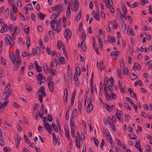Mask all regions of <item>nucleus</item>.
Returning a JSON list of instances; mask_svg holds the SVG:
<instances>
[{
	"label": "nucleus",
	"mask_w": 152,
	"mask_h": 152,
	"mask_svg": "<svg viewBox=\"0 0 152 152\" xmlns=\"http://www.w3.org/2000/svg\"><path fill=\"white\" fill-rule=\"evenodd\" d=\"M5 42L7 45H10L13 46L15 45V42L12 39H5Z\"/></svg>",
	"instance_id": "1a4fd4ad"
},
{
	"label": "nucleus",
	"mask_w": 152,
	"mask_h": 152,
	"mask_svg": "<svg viewBox=\"0 0 152 152\" xmlns=\"http://www.w3.org/2000/svg\"><path fill=\"white\" fill-rule=\"evenodd\" d=\"M70 126H71V129H72V128H75L74 121L73 116H71L70 117Z\"/></svg>",
	"instance_id": "2eb2a0df"
},
{
	"label": "nucleus",
	"mask_w": 152,
	"mask_h": 152,
	"mask_svg": "<svg viewBox=\"0 0 152 152\" xmlns=\"http://www.w3.org/2000/svg\"><path fill=\"white\" fill-rule=\"evenodd\" d=\"M9 57L10 59L12 61H15L16 58L14 53H9Z\"/></svg>",
	"instance_id": "6ab92c4d"
},
{
	"label": "nucleus",
	"mask_w": 152,
	"mask_h": 152,
	"mask_svg": "<svg viewBox=\"0 0 152 152\" xmlns=\"http://www.w3.org/2000/svg\"><path fill=\"white\" fill-rule=\"evenodd\" d=\"M78 109L80 111V112L81 111V109L82 107V104L81 103L80 101H78Z\"/></svg>",
	"instance_id": "58836bf2"
},
{
	"label": "nucleus",
	"mask_w": 152,
	"mask_h": 152,
	"mask_svg": "<svg viewBox=\"0 0 152 152\" xmlns=\"http://www.w3.org/2000/svg\"><path fill=\"white\" fill-rule=\"evenodd\" d=\"M48 118V120L49 121L51 122L53 120V118L52 116V115L50 114H49L47 116Z\"/></svg>",
	"instance_id": "603ef678"
},
{
	"label": "nucleus",
	"mask_w": 152,
	"mask_h": 152,
	"mask_svg": "<svg viewBox=\"0 0 152 152\" xmlns=\"http://www.w3.org/2000/svg\"><path fill=\"white\" fill-rule=\"evenodd\" d=\"M121 26L123 31H125L126 28V25L125 23L123 21H122L121 22Z\"/></svg>",
	"instance_id": "cd10ccee"
},
{
	"label": "nucleus",
	"mask_w": 152,
	"mask_h": 152,
	"mask_svg": "<svg viewBox=\"0 0 152 152\" xmlns=\"http://www.w3.org/2000/svg\"><path fill=\"white\" fill-rule=\"evenodd\" d=\"M3 151L4 152H11L10 148L8 147H5L4 148Z\"/></svg>",
	"instance_id": "f704fd0d"
},
{
	"label": "nucleus",
	"mask_w": 152,
	"mask_h": 152,
	"mask_svg": "<svg viewBox=\"0 0 152 152\" xmlns=\"http://www.w3.org/2000/svg\"><path fill=\"white\" fill-rule=\"evenodd\" d=\"M27 26L26 28L24 30L25 32L27 34L28 33V32L29 31V27L28 25H26V27Z\"/></svg>",
	"instance_id": "69168bd1"
},
{
	"label": "nucleus",
	"mask_w": 152,
	"mask_h": 152,
	"mask_svg": "<svg viewBox=\"0 0 152 152\" xmlns=\"http://www.w3.org/2000/svg\"><path fill=\"white\" fill-rule=\"evenodd\" d=\"M67 96L68 94H65V93H64V101H65L66 102H67Z\"/></svg>",
	"instance_id": "680f3d73"
},
{
	"label": "nucleus",
	"mask_w": 152,
	"mask_h": 152,
	"mask_svg": "<svg viewBox=\"0 0 152 152\" xmlns=\"http://www.w3.org/2000/svg\"><path fill=\"white\" fill-rule=\"evenodd\" d=\"M111 97L113 99H115L116 97V96L115 94L113 92H111L110 94Z\"/></svg>",
	"instance_id": "6e6d98bb"
},
{
	"label": "nucleus",
	"mask_w": 152,
	"mask_h": 152,
	"mask_svg": "<svg viewBox=\"0 0 152 152\" xmlns=\"http://www.w3.org/2000/svg\"><path fill=\"white\" fill-rule=\"evenodd\" d=\"M44 128V129L47 130L50 134H51V132L53 130L50 124L48 123H45Z\"/></svg>",
	"instance_id": "7ed1b4c3"
},
{
	"label": "nucleus",
	"mask_w": 152,
	"mask_h": 152,
	"mask_svg": "<svg viewBox=\"0 0 152 152\" xmlns=\"http://www.w3.org/2000/svg\"><path fill=\"white\" fill-rule=\"evenodd\" d=\"M58 24L57 25H55V24H52V26L53 28H52L54 31H56L57 32H59L61 29V25L59 24V21L58 22Z\"/></svg>",
	"instance_id": "20e7f679"
},
{
	"label": "nucleus",
	"mask_w": 152,
	"mask_h": 152,
	"mask_svg": "<svg viewBox=\"0 0 152 152\" xmlns=\"http://www.w3.org/2000/svg\"><path fill=\"white\" fill-rule=\"evenodd\" d=\"M108 82V79L107 76H105L104 77V83L103 86H107V83Z\"/></svg>",
	"instance_id": "5701e85b"
},
{
	"label": "nucleus",
	"mask_w": 152,
	"mask_h": 152,
	"mask_svg": "<svg viewBox=\"0 0 152 152\" xmlns=\"http://www.w3.org/2000/svg\"><path fill=\"white\" fill-rule=\"evenodd\" d=\"M52 126H53V129L56 132H58V130L57 128V126L56 125H54L53 123H52Z\"/></svg>",
	"instance_id": "a18cd8bd"
},
{
	"label": "nucleus",
	"mask_w": 152,
	"mask_h": 152,
	"mask_svg": "<svg viewBox=\"0 0 152 152\" xmlns=\"http://www.w3.org/2000/svg\"><path fill=\"white\" fill-rule=\"evenodd\" d=\"M11 5L12 6V12L15 14V12H17V7L15 5L14 2H13Z\"/></svg>",
	"instance_id": "a211bd4d"
},
{
	"label": "nucleus",
	"mask_w": 152,
	"mask_h": 152,
	"mask_svg": "<svg viewBox=\"0 0 152 152\" xmlns=\"http://www.w3.org/2000/svg\"><path fill=\"white\" fill-rule=\"evenodd\" d=\"M117 72L118 75L120 79H122V75L121 73V70L119 69H118L117 70Z\"/></svg>",
	"instance_id": "72a5a7b5"
},
{
	"label": "nucleus",
	"mask_w": 152,
	"mask_h": 152,
	"mask_svg": "<svg viewBox=\"0 0 152 152\" xmlns=\"http://www.w3.org/2000/svg\"><path fill=\"white\" fill-rule=\"evenodd\" d=\"M121 16V22L122 21H124V20H127V18L126 17V14H122V13L120 15Z\"/></svg>",
	"instance_id": "a878e982"
},
{
	"label": "nucleus",
	"mask_w": 152,
	"mask_h": 152,
	"mask_svg": "<svg viewBox=\"0 0 152 152\" xmlns=\"http://www.w3.org/2000/svg\"><path fill=\"white\" fill-rule=\"evenodd\" d=\"M82 39L83 40V41L81 42V48H82V50L83 51L86 52V45H85V44H84L83 45V41H84L86 39Z\"/></svg>",
	"instance_id": "f3484780"
},
{
	"label": "nucleus",
	"mask_w": 152,
	"mask_h": 152,
	"mask_svg": "<svg viewBox=\"0 0 152 152\" xmlns=\"http://www.w3.org/2000/svg\"><path fill=\"white\" fill-rule=\"evenodd\" d=\"M64 5L63 4H60L55 7H52L50 8V11L51 10V11L50 12H52L53 11L57 10L58 14L56 13L53 14L51 17V18L52 19L53 18L54 19L50 22L51 24V26L52 28H53L52 26V24H55V25H57L58 21L56 19L59 16V14L62 12L64 10Z\"/></svg>",
	"instance_id": "f257e3e1"
},
{
	"label": "nucleus",
	"mask_w": 152,
	"mask_h": 152,
	"mask_svg": "<svg viewBox=\"0 0 152 152\" xmlns=\"http://www.w3.org/2000/svg\"><path fill=\"white\" fill-rule=\"evenodd\" d=\"M93 47L94 50H95V51H96V53L97 54H98L99 55V54L98 50V45L97 44L94 45H93Z\"/></svg>",
	"instance_id": "bb28decb"
},
{
	"label": "nucleus",
	"mask_w": 152,
	"mask_h": 152,
	"mask_svg": "<svg viewBox=\"0 0 152 152\" xmlns=\"http://www.w3.org/2000/svg\"><path fill=\"white\" fill-rule=\"evenodd\" d=\"M64 60V58L63 57H61L58 59V61L62 64H64L65 63Z\"/></svg>",
	"instance_id": "c756f323"
},
{
	"label": "nucleus",
	"mask_w": 152,
	"mask_h": 152,
	"mask_svg": "<svg viewBox=\"0 0 152 152\" xmlns=\"http://www.w3.org/2000/svg\"><path fill=\"white\" fill-rule=\"evenodd\" d=\"M43 68L45 72L46 73L47 72V70L48 69V67L47 65L46 64L44 65Z\"/></svg>",
	"instance_id": "e2e57ef3"
},
{
	"label": "nucleus",
	"mask_w": 152,
	"mask_h": 152,
	"mask_svg": "<svg viewBox=\"0 0 152 152\" xmlns=\"http://www.w3.org/2000/svg\"><path fill=\"white\" fill-rule=\"evenodd\" d=\"M9 11L8 9H7L5 10V11L4 13V17L6 18H7L8 17L9 15Z\"/></svg>",
	"instance_id": "2f4dec72"
},
{
	"label": "nucleus",
	"mask_w": 152,
	"mask_h": 152,
	"mask_svg": "<svg viewBox=\"0 0 152 152\" xmlns=\"http://www.w3.org/2000/svg\"><path fill=\"white\" fill-rule=\"evenodd\" d=\"M94 18L96 19L97 21H99V13H96L95 15L94 14Z\"/></svg>",
	"instance_id": "473e14b6"
},
{
	"label": "nucleus",
	"mask_w": 152,
	"mask_h": 152,
	"mask_svg": "<svg viewBox=\"0 0 152 152\" xmlns=\"http://www.w3.org/2000/svg\"><path fill=\"white\" fill-rule=\"evenodd\" d=\"M19 16H20V18H21L22 20H25V17L20 12H19Z\"/></svg>",
	"instance_id": "bf43d9fd"
},
{
	"label": "nucleus",
	"mask_w": 152,
	"mask_h": 152,
	"mask_svg": "<svg viewBox=\"0 0 152 152\" xmlns=\"http://www.w3.org/2000/svg\"><path fill=\"white\" fill-rule=\"evenodd\" d=\"M40 92L42 95H43L44 96H46V95L44 87L43 86H42L40 88Z\"/></svg>",
	"instance_id": "dca6fc26"
},
{
	"label": "nucleus",
	"mask_w": 152,
	"mask_h": 152,
	"mask_svg": "<svg viewBox=\"0 0 152 152\" xmlns=\"http://www.w3.org/2000/svg\"><path fill=\"white\" fill-rule=\"evenodd\" d=\"M141 66L140 65L137 63V62H134L133 67V70L135 71L136 70H139L140 69Z\"/></svg>",
	"instance_id": "f8f14e48"
},
{
	"label": "nucleus",
	"mask_w": 152,
	"mask_h": 152,
	"mask_svg": "<svg viewBox=\"0 0 152 152\" xmlns=\"http://www.w3.org/2000/svg\"><path fill=\"white\" fill-rule=\"evenodd\" d=\"M76 93V91L75 90H74L73 91L72 95V97L71 98V105H73L74 104V100L75 98V94Z\"/></svg>",
	"instance_id": "ddd939ff"
},
{
	"label": "nucleus",
	"mask_w": 152,
	"mask_h": 152,
	"mask_svg": "<svg viewBox=\"0 0 152 152\" xmlns=\"http://www.w3.org/2000/svg\"><path fill=\"white\" fill-rule=\"evenodd\" d=\"M128 91L130 94L131 96L132 97L135 98L136 100L137 101V98L136 93H134L133 90L131 88H129Z\"/></svg>",
	"instance_id": "9d476101"
},
{
	"label": "nucleus",
	"mask_w": 152,
	"mask_h": 152,
	"mask_svg": "<svg viewBox=\"0 0 152 152\" xmlns=\"http://www.w3.org/2000/svg\"><path fill=\"white\" fill-rule=\"evenodd\" d=\"M107 139L108 142L111 144H112L113 142L111 136V135H110V137H107Z\"/></svg>",
	"instance_id": "052dcab7"
},
{
	"label": "nucleus",
	"mask_w": 152,
	"mask_h": 152,
	"mask_svg": "<svg viewBox=\"0 0 152 152\" xmlns=\"http://www.w3.org/2000/svg\"><path fill=\"white\" fill-rule=\"evenodd\" d=\"M12 105L15 107L16 108H18L19 107H20V106L19 104L17 103L16 102H14L12 104Z\"/></svg>",
	"instance_id": "774afa93"
},
{
	"label": "nucleus",
	"mask_w": 152,
	"mask_h": 152,
	"mask_svg": "<svg viewBox=\"0 0 152 152\" xmlns=\"http://www.w3.org/2000/svg\"><path fill=\"white\" fill-rule=\"evenodd\" d=\"M1 62L2 64L4 65H5L6 64V61L2 56L1 57Z\"/></svg>",
	"instance_id": "13d9d810"
},
{
	"label": "nucleus",
	"mask_w": 152,
	"mask_h": 152,
	"mask_svg": "<svg viewBox=\"0 0 152 152\" xmlns=\"http://www.w3.org/2000/svg\"><path fill=\"white\" fill-rule=\"evenodd\" d=\"M11 93L10 92H8V91H7L5 93H4L2 95L1 97V99L2 100L6 99L9 97L10 95L11 94Z\"/></svg>",
	"instance_id": "6e6552de"
},
{
	"label": "nucleus",
	"mask_w": 152,
	"mask_h": 152,
	"mask_svg": "<svg viewBox=\"0 0 152 152\" xmlns=\"http://www.w3.org/2000/svg\"><path fill=\"white\" fill-rule=\"evenodd\" d=\"M8 26H7L6 24L4 23L2 26L0 30V32L1 33H3L5 32L8 31Z\"/></svg>",
	"instance_id": "0eeeda50"
},
{
	"label": "nucleus",
	"mask_w": 152,
	"mask_h": 152,
	"mask_svg": "<svg viewBox=\"0 0 152 152\" xmlns=\"http://www.w3.org/2000/svg\"><path fill=\"white\" fill-rule=\"evenodd\" d=\"M38 83L39 85H41L42 84H44V81L43 80V77L40 79H38Z\"/></svg>",
	"instance_id": "4c0bfd02"
},
{
	"label": "nucleus",
	"mask_w": 152,
	"mask_h": 152,
	"mask_svg": "<svg viewBox=\"0 0 152 152\" xmlns=\"http://www.w3.org/2000/svg\"><path fill=\"white\" fill-rule=\"evenodd\" d=\"M138 146L139 147L140 146H141L139 140H138L137 141H136L135 144V146L136 148H138Z\"/></svg>",
	"instance_id": "ea45409f"
},
{
	"label": "nucleus",
	"mask_w": 152,
	"mask_h": 152,
	"mask_svg": "<svg viewBox=\"0 0 152 152\" xmlns=\"http://www.w3.org/2000/svg\"><path fill=\"white\" fill-rule=\"evenodd\" d=\"M93 140L94 141L95 144V145L97 146H98V145L99 143V142L98 141L95 137H94L93 138Z\"/></svg>",
	"instance_id": "8fccbe9b"
},
{
	"label": "nucleus",
	"mask_w": 152,
	"mask_h": 152,
	"mask_svg": "<svg viewBox=\"0 0 152 152\" xmlns=\"http://www.w3.org/2000/svg\"><path fill=\"white\" fill-rule=\"evenodd\" d=\"M105 109L108 111L110 112L111 111V107L110 106L107 104H105Z\"/></svg>",
	"instance_id": "49530a36"
},
{
	"label": "nucleus",
	"mask_w": 152,
	"mask_h": 152,
	"mask_svg": "<svg viewBox=\"0 0 152 152\" xmlns=\"http://www.w3.org/2000/svg\"><path fill=\"white\" fill-rule=\"evenodd\" d=\"M131 79L132 80H134L137 78V76L133 73H132L130 75Z\"/></svg>",
	"instance_id": "c85d7f7f"
},
{
	"label": "nucleus",
	"mask_w": 152,
	"mask_h": 152,
	"mask_svg": "<svg viewBox=\"0 0 152 152\" xmlns=\"http://www.w3.org/2000/svg\"><path fill=\"white\" fill-rule=\"evenodd\" d=\"M70 10H66V15L67 18L69 19L70 17Z\"/></svg>",
	"instance_id": "79ce46f5"
},
{
	"label": "nucleus",
	"mask_w": 152,
	"mask_h": 152,
	"mask_svg": "<svg viewBox=\"0 0 152 152\" xmlns=\"http://www.w3.org/2000/svg\"><path fill=\"white\" fill-rule=\"evenodd\" d=\"M68 74L69 77V79L72 78V74L71 70V68L69 67V65L68 66Z\"/></svg>",
	"instance_id": "4be33fe9"
},
{
	"label": "nucleus",
	"mask_w": 152,
	"mask_h": 152,
	"mask_svg": "<svg viewBox=\"0 0 152 152\" xmlns=\"http://www.w3.org/2000/svg\"><path fill=\"white\" fill-rule=\"evenodd\" d=\"M75 131V128H72L71 129V136L74 137L75 136V134L74 133Z\"/></svg>",
	"instance_id": "3c124183"
},
{
	"label": "nucleus",
	"mask_w": 152,
	"mask_h": 152,
	"mask_svg": "<svg viewBox=\"0 0 152 152\" xmlns=\"http://www.w3.org/2000/svg\"><path fill=\"white\" fill-rule=\"evenodd\" d=\"M10 83H9L7 84V86L6 87V88L7 89V91H8V92L9 91L12 94V91L10 90Z\"/></svg>",
	"instance_id": "de8ad7c7"
},
{
	"label": "nucleus",
	"mask_w": 152,
	"mask_h": 152,
	"mask_svg": "<svg viewBox=\"0 0 152 152\" xmlns=\"http://www.w3.org/2000/svg\"><path fill=\"white\" fill-rule=\"evenodd\" d=\"M99 68L100 70L102 71L104 69L105 66L104 65L103 61H101L99 64Z\"/></svg>",
	"instance_id": "412c9836"
},
{
	"label": "nucleus",
	"mask_w": 152,
	"mask_h": 152,
	"mask_svg": "<svg viewBox=\"0 0 152 152\" xmlns=\"http://www.w3.org/2000/svg\"><path fill=\"white\" fill-rule=\"evenodd\" d=\"M130 103L132 105H133V107H135V111L136 112H137V106L135 104H134V103L133 101H131Z\"/></svg>",
	"instance_id": "864d4df0"
},
{
	"label": "nucleus",
	"mask_w": 152,
	"mask_h": 152,
	"mask_svg": "<svg viewBox=\"0 0 152 152\" xmlns=\"http://www.w3.org/2000/svg\"><path fill=\"white\" fill-rule=\"evenodd\" d=\"M81 12L80 11L79 12V13L77 14V16H76V19L77 21H78L79 20H80L81 18Z\"/></svg>",
	"instance_id": "a19ab883"
},
{
	"label": "nucleus",
	"mask_w": 152,
	"mask_h": 152,
	"mask_svg": "<svg viewBox=\"0 0 152 152\" xmlns=\"http://www.w3.org/2000/svg\"><path fill=\"white\" fill-rule=\"evenodd\" d=\"M24 138L26 141L27 142V143H29L30 140L28 138L27 136L26 135H24Z\"/></svg>",
	"instance_id": "4d7b16f0"
},
{
	"label": "nucleus",
	"mask_w": 152,
	"mask_h": 152,
	"mask_svg": "<svg viewBox=\"0 0 152 152\" xmlns=\"http://www.w3.org/2000/svg\"><path fill=\"white\" fill-rule=\"evenodd\" d=\"M77 135L80 140H82L84 141L85 140L84 136L81 132H78Z\"/></svg>",
	"instance_id": "4468645a"
},
{
	"label": "nucleus",
	"mask_w": 152,
	"mask_h": 152,
	"mask_svg": "<svg viewBox=\"0 0 152 152\" xmlns=\"http://www.w3.org/2000/svg\"><path fill=\"white\" fill-rule=\"evenodd\" d=\"M124 104L125 107H126V109L130 111H131V108L128 105V104L126 102H124Z\"/></svg>",
	"instance_id": "5fc2aeb1"
},
{
	"label": "nucleus",
	"mask_w": 152,
	"mask_h": 152,
	"mask_svg": "<svg viewBox=\"0 0 152 152\" xmlns=\"http://www.w3.org/2000/svg\"><path fill=\"white\" fill-rule=\"evenodd\" d=\"M72 31L69 29H66L64 32V35L65 38H71Z\"/></svg>",
	"instance_id": "f03ea898"
},
{
	"label": "nucleus",
	"mask_w": 152,
	"mask_h": 152,
	"mask_svg": "<svg viewBox=\"0 0 152 152\" xmlns=\"http://www.w3.org/2000/svg\"><path fill=\"white\" fill-rule=\"evenodd\" d=\"M37 71L38 72H40L42 71V67L41 66H35Z\"/></svg>",
	"instance_id": "37998d69"
},
{
	"label": "nucleus",
	"mask_w": 152,
	"mask_h": 152,
	"mask_svg": "<svg viewBox=\"0 0 152 152\" xmlns=\"http://www.w3.org/2000/svg\"><path fill=\"white\" fill-rule=\"evenodd\" d=\"M76 145L77 147L80 148V143L79 140H75Z\"/></svg>",
	"instance_id": "338daca9"
},
{
	"label": "nucleus",
	"mask_w": 152,
	"mask_h": 152,
	"mask_svg": "<svg viewBox=\"0 0 152 152\" xmlns=\"http://www.w3.org/2000/svg\"><path fill=\"white\" fill-rule=\"evenodd\" d=\"M138 2H135L132 4L131 5V7L132 8H134L135 7H138Z\"/></svg>",
	"instance_id": "e433bc0d"
},
{
	"label": "nucleus",
	"mask_w": 152,
	"mask_h": 152,
	"mask_svg": "<svg viewBox=\"0 0 152 152\" xmlns=\"http://www.w3.org/2000/svg\"><path fill=\"white\" fill-rule=\"evenodd\" d=\"M118 55H119V51H115L112 52L111 53V56H118Z\"/></svg>",
	"instance_id": "c03bdc74"
},
{
	"label": "nucleus",
	"mask_w": 152,
	"mask_h": 152,
	"mask_svg": "<svg viewBox=\"0 0 152 152\" xmlns=\"http://www.w3.org/2000/svg\"><path fill=\"white\" fill-rule=\"evenodd\" d=\"M63 45H64L63 43L60 40L58 41L57 42V47L58 49H60L61 48V46H62L63 47Z\"/></svg>",
	"instance_id": "aec40b11"
},
{
	"label": "nucleus",
	"mask_w": 152,
	"mask_h": 152,
	"mask_svg": "<svg viewBox=\"0 0 152 152\" xmlns=\"http://www.w3.org/2000/svg\"><path fill=\"white\" fill-rule=\"evenodd\" d=\"M38 16L40 20H42L46 16V15L40 12L39 13Z\"/></svg>",
	"instance_id": "b1692460"
},
{
	"label": "nucleus",
	"mask_w": 152,
	"mask_h": 152,
	"mask_svg": "<svg viewBox=\"0 0 152 152\" xmlns=\"http://www.w3.org/2000/svg\"><path fill=\"white\" fill-rule=\"evenodd\" d=\"M15 14H14L13 12H11L10 13V16L12 19L14 21H15L16 20V18L15 15Z\"/></svg>",
	"instance_id": "7c9ffc66"
},
{
	"label": "nucleus",
	"mask_w": 152,
	"mask_h": 152,
	"mask_svg": "<svg viewBox=\"0 0 152 152\" xmlns=\"http://www.w3.org/2000/svg\"><path fill=\"white\" fill-rule=\"evenodd\" d=\"M25 88L26 90L29 91H31L32 90V88L28 84H25Z\"/></svg>",
	"instance_id": "c9c22d12"
},
{
	"label": "nucleus",
	"mask_w": 152,
	"mask_h": 152,
	"mask_svg": "<svg viewBox=\"0 0 152 152\" xmlns=\"http://www.w3.org/2000/svg\"><path fill=\"white\" fill-rule=\"evenodd\" d=\"M16 136V137L15 138V141L16 143V147L18 148V146L20 143V137L19 136L18 134H17Z\"/></svg>",
	"instance_id": "9b49d317"
},
{
	"label": "nucleus",
	"mask_w": 152,
	"mask_h": 152,
	"mask_svg": "<svg viewBox=\"0 0 152 152\" xmlns=\"http://www.w3.org/2000/svg\"><path fill=\"white\" fill-rule=\"evenodd\" d=\"M126 74L127 75H129V70L127 67H125L124 68V74Z\"/></svg>",
	"instance_id": "09e8293b"
},
{
	"label": "nucleus",
	"mask_w": 152,
	"mask_h": 152,
	"mask_svg": "<svg viewBox=\"0 0 152 152\" xmlns=\"http://www.w3.org/2000/svg\"><path fill=\"white\" fill-rule=\"evenodd\" d=\"M91 100H90L89 102L90 103H89L88 104V105L86 109V113H90L91 111H92L93 109V104L91 103Z\"/></svg>",
	"instance_id": "39448f33"
},
{
	"label": "nucleus",
	"mask_w": 152,
	"mask_h": 152,
	"mask_svg": "<svg viewBox=\"0 0 152 152\" xmlns=\"http://www.w3.org/2000/svg\"><path fill=\"white\" fill-rule=\"evenodd\" d=\"M75 73L76 75L79 76L80 74V68L78 66H77L75 68Z\"/></svg>",
	"instance_id": "393cba45"
},
{
	"label": "nucleus",
	"mask_w": 152,
	"mask_h": 152,
	"mask_svg": "<svg viewBox=\"0 0 152 152\" xmlns=\"http://www.w3.org/2000/svg\"><path fill=\"white\" fill-rule=\"evenodd\" d=\"M54 83L53 81L49 82L48 84V88L49 89L50 91L51 92L53 93L54 92Z\"/></svg>",
	"instance_id": "423d86ee"
},
{
	"label": "nucleus",
	"mask_w": 152,
	"mask_h": 152,
	"mask_svg": "<svg viewBox=\"0 0 152 152\" xmlns=\"http://www.w3.org/2000/svg\"><path fill=\"white\" fill-rule=\"evenodd\" d=\"M125 119L126 121L128 122L130 118V117L129 115L125 114Z\"/></svg>",
	"instance_id": "0e129e2a"
}]
</instances>
